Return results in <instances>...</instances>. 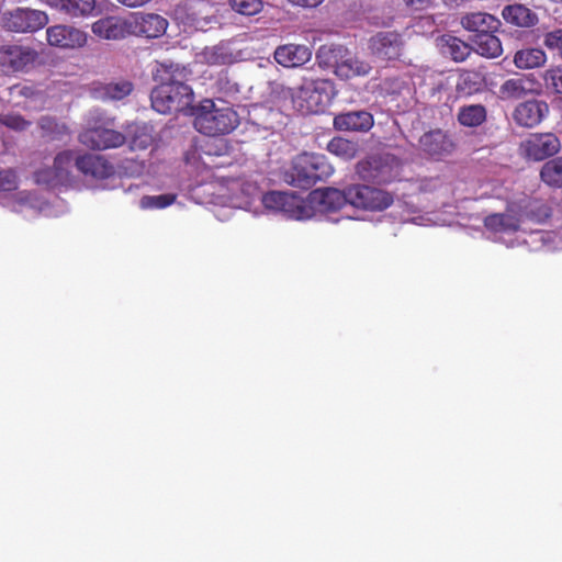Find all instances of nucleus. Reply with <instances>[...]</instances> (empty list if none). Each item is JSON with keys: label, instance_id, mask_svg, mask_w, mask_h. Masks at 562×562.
<instances>
[{"label": "nucleus", "instance_id": "obj_34", "mask_svg": "<svg viewBox=\"0 0 562 562\" xmlns=\"http://www.w3.org/2000/svg\"><path fill=\"white\" fill-rule=\"evenodd\" d=\"M10 94L12 98H19L23 97L25 98V101L18 102V104L22 105L25 109L32 110V109H40L43 106L44 103V97L43 94L35 90L32 87L23 86V85H15L10 88Z\"/></svg>", "mask_w": 562, "mask_h": 562}, {"label": "nucleus", "instance_id": "obj_29", "mask_svg": "<svg viewBox=\"0 0 562 562\" xmlns=\"http://www.w3.org/2000/svg\"><path fill=\"white\" fill-rule=\"evenodd\" d=\"M532 81L524 76L510 78L499 87V93L503 99H520L532 91Z\"/></svg>", "mask_w": 562, "mask_h": 562}, {"label": "nucleus", "instance_id": "obj_23", "mask_svg": "<svg viewBox=\"0 0 562 562\" xmlns=\"http://www.w3.org/2000/svg\"><path fill=\"white\" fill-rule=\"evenodd\" d=\"M373 124V115L366 110L340 113L334 117V126L339 131L368 132Z\"/></svg>", "mask_w": 562, "mask_h": 562}, {"label": "nucleus", "instance_id": "obj_20", "mask_svg": "<svg viewBox=\"0 0 562 562\" xmlns=\"http://www.w3.org/2000/svg\"><path fill=\"white\" fill-rule=\"evenodd\" d=\"M312 49L306 45L285 44L276 48V61L286 68L300 67L310 61Z\"/></svg>", "mask_w": 562, "mask_h": 562}, {"label": "nucleus", "instance_id": "obj_45", "mask_svg": "<svg viewBox=\"0 0 562 562\" xmlns=\"http://www.w3.org/2000/svg\"><path fill=\"white\" fill-rule=\"evenodd\" d=\"M404 3L414 9V10H423L427 7H429L432 2V0H403Z\"/></svg>", "mask_w": 562, "mask_h": 562}, {"label": "nucleus", "instance_id": "obj_12", "mask_svg": "<svg viewBox=\"0 0 562 562\" xmlns=\"http://www.w3.org/2000/svg\"><path fill=\"white\" fill-rule=\"evenodd\" d=\"M368 49L370 55L378 60H396L403 53L404 40L398 32L380 31L369 38Z\"/></svg>", "mask_w": 562, "mask_h": 562}, {"label": "nucleus", "instance_id": "obj_1", "mask_svg": "<svg viewBox=\"0 0 562 562\" xmlns=\"http://www.w3.org/2000/svg\"><path fill=\"white\" fill-rule=\"evenodd\" d=\"M346 203L362 210L383 211L393 203V196L382 189L357 184L345 192L334 188L316 189L303 199L306 220L316 214L335 212Z\"/></svg>", "mask_w": 562, "mask_h": 562}, {"label": "nucleus", "instance_id": "obj_30", "mask_svg": "<svg viewBox=\"0 0 562 562\" xmlns=\"http://www.w3.org/2000/svg\"><path fill=\"white\" fill-rule=\"evenodd\" d=\"M458 122L465 127H477L486 121V109L482 104H467L459 108Z\"/></svg>", "mask_w": 562, "mask_h": 562}, {"label": "nucleus", "instance_id": "obj_32", "mask_svg": "<svg viewBox=\"0 0 562 562\" xmlns=\"http://www.w3.org/2000/svg\"><path fill=\"white\" fill-rule=\"evenodd\" d=\"M546 61L547 54L540 48L520 49L514 56V63L520 69L538 68L543 66Z\"/></svg>", "mask_w": 562, "mask_h": 562}, {"label": "nucleus", "instance_id": "obj_2", "mask_svg": "<svg viewBox=\"0 0 562 562\" xmlns=\"http://www.w3.org/2000/svg\"><path fill=\"white\" fill-rule=\"evenodd\" d=\"M191 70L183 65L172 61L157 63L153 70V78L158 86L150 94L151 106L161 114L173 112H191L194 93L186 83Z\"/></svg>", "mask_w": 562, "mask_h": 562}, {"label": "nucleus", "instance_id": "obj_49", "mask_svg": "<svg viewBox=\"0 0 562 562\" xmlns=\"http://www.w3.org/2000/svg\"><path fill=\"white\" fill-rule=\"evenodd\" d=\"M532 235L535 236V240L544 241L546 236H548V233L538 231L532 233Z\"/></svg>", "mask_w": 562, "mask_h": 562}, {"label": "nucleus", "instance_id": "obj_6", "mask_svg": "<svg viewBox=\"0 0 562 562\" xmlns=\"http://www.w3.org/2000/svg\"><path fill=\"white\" fill-rule=\"evenodd\" d=\"M190 114L194 116V127L209 136L227 134L238 125V115L232 108L209 99L193 106Z\"/></svg>", "mask_w": 562, "mask_h": 562}, {"label": "nucleus", "instance_id": "obj_10", "mask_svg": "<svg viewBox=\"0 0 562 562\" xmlns=\"http://www.w3.org/2000/svg\"><path fill=\"white\" fill-rule=\"evenodd\" d=\"M263 206L273 213L296 221H305L307 211L303 207V198L289 192L270 191L262 195Z\"/></svg>", "mask_w": 562, "mask_h": 562}, {"label": "nucleus", "instance_id": "obj_44", "mask_svg": "<svg viewBox=\"0 0 562 562\" xmlns=\"http://www.w3.org/2000/svg\"><path fill=\"white\" fill-rule=\"evenodd\" d=\"M18 188V177L11 169L0 171V192L13 191Z\"/></svg>", "mask_w": 562, "mask_h": 562}, {"label": "nucleus", "instance_id": "obj_13", "mask_svg": "<svg viewBox=\"0 0 562 562\" xmlns=\"http://www.w3.org/2000/svg\"><path fill=\"white\" fill-rule=\"evenodd\" d=\"M243 58V52L236 47L233 41H221L215 45L206 46L194 56L196 64L209 66L232 65Z\"/></svg>", "mask_w": 562, "mask_h": 562}, {"label": "nucleus", "instance_id": "obj_36", "mask_svg": "<svg viewBox=\"0 0 562 562\" xmlns=\"http://www.w3.org/2000/svg\"><path fill=\"white\" fill-rule=\"evenodd\" d=\"M130 134V147L132 150L147 149L154 142L153 127L148 124L135 125Z\"/></svg>", "mask_w": 562, "mask_h": 562}, {"label": "nucleus", "instance_id": "obj_4", "mask_svg": "<svg viewBox=\"0 0 562 562\" xmlns=\"http://www.w3.org/2000/svg\"><path fill=\"white\" fill-rule=\"evenodd\" d=\"M318 66L331 69L341 80H350L356 77H366L372 66L341 45H323L316 53Z\"/></svg>", "mask_w": 562, "mask_h": 562}, {"label": "nucleus", "instance_id": "obj_47", "mask_svg": "<svg viewBox=\"0 0 562 562\" xmlns=\"http://www.w3.org/2000/svg\"><path fill=\"white\" fill-rule=\"evenodd\" d=\"M121 4L128 8H137L146 4L150 0H117Z\"/></svg>", "mask_w": 562, "mask_h": 562}, {"label": "nucleus", "instance_id": "obj_8", "mask_svg": "<svg viewBox=\"0 0 562 562\" xmlns=\"http://www.w3.org/2000/svg\"><path fill=\"white\" fill-rule=\"evenodd\" d=\"M114 119L99 109L91 110L87 119V128L80 133L79 142L91 148L103 150L115 148L125 143V136L114 131Z\"/></svg>", "mask_w": 562, "mask_h": 562}, {"label": "nucleus", "instance_id": "obj_5", "mask_svg": "<svg viewBox=\"0 0 562 562\" xmlns=\"http://www.w3.org/2000/svg\"><path fill=\"white\" fill-rule=\"evenodd\" d=\"M333 172L334 168L324 155L303 153L292 160L291 167L284 172V181L292 187L308 189L317 181L329 178Z\"/></svg>", "mask_w": 562, "mask_h": 562}, {"label": "nucleus", "instance_id": "obj_21", "mask_svg": "<svg viewBox=\"0 0 562 562\" xmlns=\"http://www.w3.org/2000/svg\"><path fill=\"white\" fill-rule=\"evenodd\" d=\"M548 111V105L543 101H526L517 105L513 117L514 121L520 126L533 127L542 121Z\"/></svg>", "mask_w": 562, "mask_h": 562}, {"label": "nucleus", "instance_id": "obj_43", "mask_svg": "<svg viewBox=\"0 0 562 562\" xmlns=\"http://www.w3.org/2000/svg\"><path fill=\"white\" fill-rule=\"evenodd\" d=\"M543 44L551 50H557L562 59V29L551 31L544 35Z\"/></svg>", "mask_w": 562, "mask_h": 562}, {"label": "nucleus", "instance_id": "obj_11", "mask_svg": "<svg viewBox=\"0 0 562 562\" xmlns=\"http://www.w3.org/2000/svg\"><path fill=\"white\" fill-rule=\"evenodd\" d=\"M2 23L11 32L33 33L48 23V15L41 10L16 8L3 14Z\"/></svg>", "mask_w": 562, "mask_h": 562}, {"label": "nucleus", "instance_id": "obj_16", "mask_svg": "<svg viewBox=\"0 0 562 562\" xmlns=\"http://www.w3.org/2000/svg\"><path fill=\"white\" fill-rule=\"evenodd\" d=\"M37 58V53L30 48L19 45L0 46V66L8 71L24 70L33 65Z\"/></svg>", "mask_w": 562, "mask_h": 562}, {"label": "nucleus", "instance_id": "obj_28", "mask_svg": "<svg viewBox=\"0 0 562 562\" xmlns=\"http://www.w3.org/2000/svg\"><path fill=\"white\" fill-rule=\"evenodd\" d=\"M502 15L506 22L521 27L531 26L537 21L531 10L522 4L506 5L502 11Z\"/></svg>", "mask_w": 562, "mask_h": 562}, {"label": "nucleus", "instance_id": "obj_15", "mask_svg": "<svg viewBox=\"0 0 562 562\" xmlns=\"http://www.w3.org/2000/svg\"><path fill=\"white\" fill-rule=\"evenodd\" d=\"M131 35L156 38L164 35L168 21L155 13H134L130 16Z\"/></svg>", "mask_w": 562, "mask_h": 562}, {"label": "nucleus", "instance_id": "obj_24", "mask_svg": "<svg viewBox=\"0 0 562 562\" xmlns=\"http://www.w3.org/2000/svg\"><path fill=\"white\" fill-rule=\"evenodd\" d=\"M461 24L469 32L482 34L497 31L501 26V21L490 13L471 12L462 16Z\"/></svg>", "mask_w": 562, "mask_h": 562}, {"label": "nucleus", "instance_id": "obj_7", "mask_svg": "<svg viewBox=\"0 0 562 562\" xmlns=\"http://www.w3.org/2000/svg\"><path fill=\"white\" fill-rule=\"evenodd\" d=\"M293 106L303 114L323 112L335 97V88L327 79H304L296 91L286 90Z\"/></svg>", "mask_w": 562, "mask_h": 562}, {"label": "nucleus", "instance_id": "obj_9", "mask_svg": "<svg viewBox=\"0 0 562 562\" xmlns=\"http://www.w3.org/2000/svg\"><path fill=\"white\" fill-rule=\"evenodd\" d=\"M77 157L75 150H64L59 153L52 168H44L35 173V180L40 184L48 187L69 186L76 178Z\"/></svg>", "mask_w": 562, "mask_h": 562}, {"label": "nucleus", "instance_id": "obj_35", "mask_svg": "<svg viewBox=\"0 0 562 562\" xmlns=\"http://www.w3.org/2000/svg\"><path fill=\"white\" fill-rule=\"evenodd\" d=\"M541 180L554 188H562V156L547 161L540 170Z\"/></svg>", "mask_w": 562, "mask_h": 562}, {"label": "nucleus", "instance_id": "obj_42", "mask_svg": "<svg viewBox=\"0 0 562 562\" xmlns=\"http://www.w3.org/2000/svg\"><path fill=\"white\" fill-rule=\"evenodd\" d=\"M0 123L14 131H24L31 123L20 114H1Z\"/></svg>", "mask_w": 562, "mask_h": 562}, {"label": "nucleus", "instance_id": "obj_17", "mask_svg": "<svg viewBox=\"0 0 562 562\" xmlns=\"http://www.w3.org/2000/svg\"><path fill=\"white\" fill-rule=\"evenodd\" d=\"M47 42L60 48L82 47L87 43V33L70 25H54L46 30Z\"/></svg>", "mask_w": 562, "mask_h": 562}, {"label": "nucleus", "instance_id": "obj_19", "mask_svg": "<svg viewBox=\"0 0 562 562\" xmlns=\"http://www.w3.org/2000/svg\"><path fill=\"white\" fill-rule=\"evenodd\" d=\"M91 30L103 40L116 41L131 35L130 18L106 16L95 21Z\"/></svg>", "mask_w": 562, "mask_h": 562}, {"label": "nucleus", "instance_id": "obj_33", "mask_svg": "<svg viewBox=\"0 0 562 562\" xmlns=\"http://www.w3.org/2000/svg\"><path fill=\"white\" fill-rule=\"evenodd\" d=\"M38 127L42 131V135L50 140H64L70 134L65 123L58 122L55 117L48 115L42 116L38 120Z\"/></svg>", "mask_w": 562, "mask_h": 562}, {"label": "nucleus", "instance_id": "obj_46", "mask_svg": "<svg viewBox=\"0 0 562 562\" xmlns=\"http://www.w3.org/2000/svg\"><path fill=\"white\" fill-rule=\"evenodd\" d=\"M324 0H289L292 4L304 7V8H315L321 4Z\"/></svg>", "mask_w": 562, "mask_h": 562}, {"label": "nucleus", "instance_id": "obj_14", "mask_svg": "<svg viewBox=\"0 0 562 562\" xmlns=\"http://www.w3.org/2000/svg\"><path fill=\"white\" fill-rule=\"evenodd\" d=\"M561 149V142L553 133H536L521 142V154L533 161L552 157Z\"/></svg>", "mask_w": 562, "mask_h": 562}, {"label": "nucleus", "instance_id": "obj_39", "mask_svg": "<svg viewBox=\"0 0 562 562\" xmlns=\"http://www.w3.org/2000/svg\"><path fill=\"white\" fill-rule=\"evenodd\" d=\"M394 157L390 155L371 157L368 161L374 171L371 173V177L379 181L389 180L390 176L387 175L386 168L391 162H394Z\"/></svg>", "mask_w": 562, "mask_h": 562}, {"label": "nucleus", "instance_id": "obj_48", "mask_svg": "<svg viewBox=\"0 0 562 562\" xmlns=\"http://www.w3.org/2000/svg\"><path fill=\"white\" fill-rule=\"evenodd\" d=\"M439 184H440V181L438 179H430V180L425 181L422 184L420 189L424 191H427V190L436 189Z\"/></svg>", "mask_w": 562, "mask_h": 562}, {"label": "nucleus", "instance_id": "obj_3", "mask_svg": "<svg viewBox=\"0 0 562 562\" xmlns=\"http://www.w3.org/2000/svg\"><path fill=\"white\" fill-rule=\"evenodd\" d=\"M549 216V209L539 200L524 196L508 204L505 213L487 216L484 224L487 229L498 235V239L508 247L515 246L514 239H506L514 233L525 231L527 221L541 223Z\"/></svg>", "mask_w": 562, "mask_h": 562}, {"label": "nucleus", "instance_id": "obj_26", "mask_svg": "<svg viewBox=\"0 0 562 562\" xmlns=\"http://www.w3.org/2000/svg\"><path fill=\"white\" fill-rule=\"evenodd\" d=\"M438 47L442 55L451 57L457 63L463 61L473 50V47L452 35H442L438 40Z\"/></svg>", "mask_w": 562, "mask_h": 562}, {"label": "nucleus", "instance_id": "obj_25", "mask_svg": "<svg viewBox=\"0 0 562 562\" xmlns=\"http://www.w3.org/2000/svg\"><path fill=\"white\" fill-rule=\"evenodd\" d=\"M46 3L69 16L90 15L95 8V0H46Z\"/></svg>", "mask_w": 562, "mask_h": 562}, {"label": "nucleus", "instance_id": "obj_40", "mask_svg": "<svg viewBox=\"0 0 562 562\" xmlns=\"http://www.w3.org/2000/svg\"><path fill=\"white\" fill-rule=\"evenodd\" d=\"M542 79L547 90L562 94V66L547 69Z\"/></svg>", "mask_w": 562, "mask_h": 562}, {"label": "nucleus", "instance_id": "obj_41", "mask_svg": "<svg viewBox=\"0 0 562 562\" xmlns=\"http://www.w3.org/2000/svg\"><path fill=\"white\" fill-rule=\"evenodd\" d=\"M234 11L243 15H255L262 9L261 0H229Z\"/></svg>", "mask_w": 562, "mask_h": 562}, {"label": "nucleus", "instance_id": "obj_38", "mask_svg": "<svg viewBox=\"0 0 562 562\" xmlns=\"http://www.w3.org/2000/svg\"><path fill=\"white\" fill-rule=\"evenodd\" d=\"M176 198L173 193L144 195L139 200V207L142 210H161L175 203Z\"/></svg>", "mask_w": 562, "mask_h": 562}, {"label": "nucleus", "instance_id": "obj_31", "mask_svg": "<svg viewBox=\"0 0 562 562\" xmlns=\"http://www.w3.org/2000/svg\"><path fill=\"white\" fill-rule=\"evenodd\" d=\"M133 91V83L127 80L110 82L94 89V95L103 100L119 101Z\"/></svg>", "mask_w": 562, "mask_h": 562}, {"label": "nucleus", "instance_id": "obj_22", "mask_svg": "<svg viewBox=\"0 0 562 562\" xmlns=\"http://www.w3.org/2000/svg\"><path fill=\"white\" fill-rule=\"evenodd\" d=\"M77 172L93 179H105L113 173V166L99 155L86 154L77 157Z\"/></svg>", "mask_w": 562, "mask_h": 562}, {"label": "nucleus", "instance_id": "obj_37", "mask_svg": "<svg viewBox=\"0 0 562 562\" xmlns=\"http://www.w3.org/2000/svg\"><path fill=\"white\" fill-rule=\"evenodd\" d=\"M327 150L344 160H350L358 153V144L344 137H334L327 144Z\"/></svg>", "mask_w": 562, "mask_h": 562}, {"label": "nucleus", "instance_id": "obj_27", "mask_svg": "<svg viewBox=\"0 0 562 562\" xmlns=\"http://www.w3.org/2000/svg\"><path fill=\"white\" fill-rule=\"evenodd\" d=\"M495 31L475 34L473 37V50L486 58H496L503 53L499 38L494 35Z\"/></svg>", "mask_w": 562, "mask_h": 562}, {"label": "nucleus", "instance_id": "obj_18", "mask_svg": "<svg viewBox=\"0 0 562 562\" xmlns=\"http://www.w3.org/2000/svg\"><path fill=\"white\" fill-rule=\"evenodd\" d=\"M419 148L425 155L440 159L453 151L454 144L447 133L434 130L420 136Z\"/></svg>", "mask_w": 562, "mask_h": 562}]
</instances>
